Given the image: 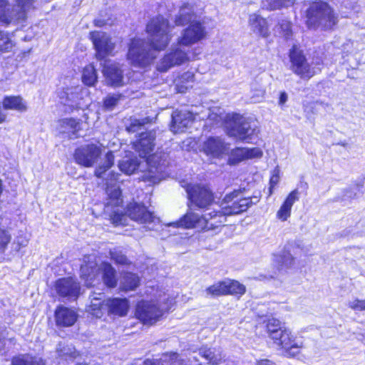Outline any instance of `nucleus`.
<instances>
[{
  "instance_id": "1",
  "label": "nucleus",
  "mask_w": 365,
  "mask_h": 365,
  "mask_svg": "<svg viewBox=\"0 0 365 365\" xmlns=\"http://www.w3.org/2000/svg\"><path fill=\"white\" fill-rule=\"evenodd\" d=\"M114 155L112 152H108L106 155V161L103 165H99L95 170V175L98 178H103L107 185L106 192L108 196L105 204L104 212L109 216L110 220L115 226L126 225L128 216L133 220L142 224H150L159 222L147 208L136 202L130 203L123 213L122 208L123 200L119 187L116 185L119 174L113 171L107 172L113 165Z\"/></svg>"
},
{
  "instance_id": "2",
  "label": "nucleus",
  "mask_w": 365,
  "mask_h": 365,
  "mask_svg": "<svg viewBox=\"0 0 365 365\" xmlns=\"http://www.w3.org/2000/svg\"><path fill=\"white\" fill-rule=\"evenodd\" d=\"M171 29L168 21L163 16L152 19L146 27L150 43L140 38L131 41L128 53L131 63L140 67L150 64L156 57L155 51L164 50L170 43Z\"/></svg>"
},
{
  "instance_id": "3",
  "label": "nucleus",
  "mask_w": 365,
  "mask_h": 365,
  "mask_svg": "<svg viewBox=\"0 0 365 365\" xmlns=\"http://www.w3.org/2000/svg\"><path fill=\"white\" fill-rule=\"evenodd\" d=\"M84 262L81 266V272L86 287H92L95 280L98 282L101 279L108 287L113 288L117 285L115 270L110 264L104 262L98 265L93 256L86 257Z\"/></svg>"
},
{
  "instance_id": "4",
  "label": "nucleus",
  "mask_w": 365,
  "mask_h": 365,
  "mask_svg": "<svg viewBox=\"0 0 365 365\" xmlns=\"http://www.w3.org/2000/svg\"><path fill=\"white\" fill-rule=\"evenodd\" d=\"M34 9V0H15L13 5L0 0V21L6 26L18 25L24 22Z\"/></svg>"
},
{
  "instance_id": "5",
  "label": "nucleus",
  "mask_w": 365,
  "mask_h": 365,
  "mask_svg": "<svg viewBox=\"0 0 365 365\" xmlns=\"http://www.w3.org/2000/svg\"><path fill=\"white\" fill-rule=\"evenodd\" d=\"M172 302L165 293L160 294L155 301H141L137 305L135 316L143 324H153L170 308Z\"/></svg>"
},
{
  "instance_id": "6",
  "label": "nucleus",
  "mask_w": 365,
  "mask_h": 365,
  "mask_svg": "<svg viewBox=\"0 0 365 365\" xmlns=\"http://www.w3.org/2000/svg\"><path fill=\"white\" fill-rule=\"evenodd\" d=\"M336 24L331 8L325 2H312L307 10V24L309 28L330 29Z\"/></svg>"
},
{
  "instance_id": "7",
  "label": "nucleus",
  "mask_w": 365,
  "mask_h": 365,
  "mask_svg": "<svg viewBox=\"0 0 365 365\" xmlns=\"http://www.w3.org/2000/svg\"><path fill=\"white\" fill-rule=\"evenodd\" d=\"M227 121V135L240 140H249L257 132L255 121L250 120L240 114H227L225 118Z\"/></svg>"
},
{
  "instance_id": "8",
  "label": "nucleus",
  "mask_w": 365,
  "mask_h": 365,
  "mask_svg": "<svg viewBox=\"0 0 365 365\" xmlns=\"http://www.w3.org/2000/svg\"><path fill=\"white\" fill-rule=\"evenodd\" d=\"M259 197H242L241 190H235L227 194L221 202L220 207L224 215L230 216L240 215L259 202Z\"/></svg>"
},
{
  "instance_id": "9",
  "label": "nucleus",
  "mask_w": 365,
  "mask_h": 365,
  "mask_svg": "<svg viewBox=\"0 0 365 365\" xmlns=\"http://www.w3.org/2000/svg\"><path fill=\"white\" fill-rule=\"evenodd\" d=\"M206 36L205 27L200 21L192 22L180 32L177 38L178 46L190 47L205 39Z\"/></svg>"
},
{
  "instance_id": "10",
  "label": "nucleus",
  "mask_w": 365,
  "mask_h": 365,
  "mask_svg": "<svg viewBox=\"0 0 365 365\" xmlns=\"http://www.w3.org/2000/svg\"><path fill=\"white\" fill-rule=\"evenodd\" d=\"M89 35L96 50V58L98 60L101 61L107 56L113 55L115 45L109 35L100 31H91Z\"/></svg>"
},
{
  "instance_id": "11",
  "label": "nucleus",
  "mask_w": 365,
  "mask_h": 365,
  "mask_svg": "<svg viewBox=\"0 0 365 365\" xmlns=\"http://www.w3.org/2000/svg\"><path fill=\"white\" fill-rule=\"evenodd\" d=\"M182 46H172L170 52L166 54L158 63L157 68L161 72H166L175 66L182 65L190 61L188 51L182 48Z\"/></svg>"
},
{
  "instance_id": "12",
  "label": "nucleus",
  "mask_w": 365,
  "mask_h": 365,
  "mask_svg": "<svg viewBox=\"0 0 365 365\" xmlns=\"http://www.w3.org/2000/svg\"><path fill=\"white\" fill-rule=\"evenodd\" d=\"M185 190L189 200L199 208H205L213 202L212 192L205 186L187 185Z\"/></svg>"
},
{
  "instance_id": "13",
  "label": "nucleus",
  "mask_w": 365,
  "mask_h": 365,
  "mask_svg": "<svg viewBox=\"0 0 365 365\" xmlns=\"http://www.w3.org/2000/svg\"><path fill=\"white\" fill-rule=\"evenodd\" d=\"M102 73L107 85L113 87H120L125 84L123 71L121 66L110 60H105L103 63Z\"/></svg>"
},
{
  "instance_id": "14",
  "label": "nucleus",
  "mask_w": 365,
  "mask_h": 365,
  "mask_svg": "<svg viewBox=\"0 0 365 365\" xmlns=\"http://www.w3.org/2000/svg\"><path fill=\"white\" fill-rule=\"evenodd\" d=\"M101 155V149L96 145L90 144L81 146L75 151L76 163L84 167L93 166Z\"/></svg>"
},
{
  "instance_id": "15",
  "label": "nucleus",
  "mask_w": 365,
  "mask_h": 365,
  "mask_svg": "<svg viewBox=\"0 0 365 365\" xmlns=\"http://www.w3.org/2000/svg\"><path fill=\"white\" fill-rule=\"evenodd\" d=\"M155 139V133L154 131L142 132L139 135V139L133 143V148L140 158H146L153 150Z\"/></svg>"
},
{
  "instance_id": "16",
  "label": "nucleus",
  "mask_w": 365,
  "mask_h": 365,
  "mask_svg": "<svg viewBox=\"0 0 365 365\" xmlns=\"http://www.w3.org/2000/svg\"><path fill=\"white\" fill-rule=\"evenodd\" d=\"M56 292L61 297L76 299L80 293V285L71 277L59 279L56 282Z\"/></svg>"
},
{
  "instance_id": "17",
  "label": "nucleus",
  "mask_w": 365,
  "mask_h": 365,
  "mask_svg": "<svg viewBox=\"0 0 365 365\" xmlns=\"http://www.w3.org/2000/svg\"><path fill=\"white\" fill-rule=\"evenodd\" d=\"M202 150L207 155L219 158L228 153L229 147L220 138L210 137L204 142Z\"/></svg>"
},
{
  "instance_id": "18",
  "label": "nucleus",
  "mask_w": 365,
  "mask_h": 365,
  "mask_svg": "<svg viewBox=\"0 0 365 365\" xmlns=\"http://www.w3.org/2000/svg\"><path fill=\"white\" fill-rule=\"evenodd\" d=\"M284 350V355L288 357H294L300 354L303 343L296 340L289 329H286L278 344Z\"/></svg>"
},
{
  "instance_id": "19",
  "label": "nucleus",
  "mask_w": 365,
  "mask_h": 365,
  "mask_svg": "<svg viewBox=\"0 0 365 365\" xmlns=\"http://www.w3.org/2000/svg\"><path fill=\"white\" fill-rule=\"evenodd\" d=\"M192 113L186 110H175L172 114L170 130L174 133L183 132L192 124Z\"/></svg>"
},
{
  "instance_id": "20",
  "label": "nucleus",
  "mask_w": 365,
  "mask_h": 365,
  "mask_svg": "<svg viewBox=\"0 0 365 365\" xmlns=\"http://www.w3.org/2000/svg\"><path fill=\"white\" fill-rule=\"evenodd\" d=\"M203 223H205L203 215L200 216L195 212H187L180 220L171 223L170 225L176 227H181L202 230Z\"/></svg>"
},
{
  "instance_id": "21",
  "label": "nucleus",
  "mask_w": 365,
  "mask_h": 365,
  "mask_svg": "<svg viewBox=\"0 0 365 365\" xmlns=\"http://www.w3.org/2000/svg\"><path fill=\"white\" fill-rule=\"evenodd\" d=\"M77 318L75 311L65 307H58L55 312L56 322L59 327H71L75 324Z\"/></svg>"
},
{
  "instance_id": "22",
  "label": "nucleus",
  "mask_w": 365,
  "mask_h": 365,
  "mask_svg": "<svg viewBox=\"0 0 365 365\" xmlns=\"http://www.w3.org/2000/svg\"><path fill=\"white\" fill-rule=\"evenodd\" d=\"M105 306L108 314L118 317L125 316L129 309L128 301L125 298L108 299Z\"/></svg>"
},
{
  "instance_id": "23",
  "label": "nucleus",
  "mask_w": 365,
  "mask_h": 365,
  "mask_svg": "<svg viewBox=\"0 0 365 365\" xmlns=\"http://www.w3.org/2000/svg\"><path fill=\"white\" fill-rule=\"evenodd\" d=\"M226 216L222 212L213 210L203 215V230H213L222 227L226 221Z\"/></svg>"
},
{
  "instance_id": "24",
  "label": "nucleus",
  "mask_w": 365,
  "mask_h": 365,
  "mask_svg": "<svg viewBox=\"0 0 365 365\" xmlns=\"http://www.w3.org/2000/svg\"><path fill=\"white\" fill-rule=\"evenodd\" d=\"M250 29L253 33L262 37H267L269 34L267 20L257 14H252L248 21Z\"/></svg>"
},
{
  "instance_id": "25",
  "label": "nucleus",
  "mask_w": 365,
  "mask_h": 365,
  "mask_svg": "<svg viewBox=\"0 0 365 365\" xmlns=\"http://www.w3.org/2000/svg\"><path fill=\"white\" fill-rule=\"evenodd\" d=\"M91 303L87 307L86 311L96 318H101L106 311L104 295L102 293L93 294L90 296Z\"/></svg>"
},
{
  "instance_id": "26",
  "label": "nucleus",
  "mask_w": 365,
  "mask_h": 365,
  "mask_svg": "<svg viewBox=\"0 0 365 365\" xmlns=\"http://www.w3.org/2000/svg\"><path fill=\"white\" fill-rule=\"evenodd\" d=\"M298 200L299 191L295 189L289 194L281 205L277 212V217L281 221H286L291 215V210L294 203Z\"/></svg>"
},
{
  "instance_id": "27",
  "label": "nucleus",
  "mask_w": 365,
  "mask_h": 365,
  "mask_svg": "<svg viewBox=\"0 0 365 365\" xmlns=\"http://www.w3.org/2000/svg\"><path fill=\"white\" fill-rule=\"evenodd\" d=\"M195 14L192 7L190 4L182 6L179 14L175 16V23L176 26H183L187 24L195 22Z\"/></svg>"
},
{
  "instance_id": "28",
  "label": "nucleus",
  "mask_w": 365,
  "mask_h": 365,
  "mask_svg": "<svg viewBox=\"0 0 365 365\" xmlns=\"http://www.w3.org/2000/svg\"><path fill=\"white\" fill-rule=\"evenodd\" d=\"M199 352L202 357L213 365L222 363L225 357L222 351L216 348H202Z\"/></svg>"
},
{
  "instance_id": "29",
  "label": "nucleus",
  "mask_w": 365,
  "mask_h": 365,
  "mask_svg": "<svg viewBox=\"0 0 365 365\" xmlns=\"http://www.w3.org/2000/svg\"><path fill=\"white\" fill-rule=\"evenodd\" d=\"M143 365H184L183 361L178 359L177 353H170L165 354L160 359L155 361L147 359L143 362Z\"/></svg>"
},
{
  "instance_id": "30",
  "label": "nucleus",
  "mask_w": 365,
  "mask_h": 365,
  "mask_svg": "<svg viewBox=\"0 0 365 365\" xmlns=\"http://www.w3.org/2000/svg\"><path fill=\"white\" fill-rule=\"evenodd\" d=\"M3 107L6 110H14L19 112H24L27 107L23 98L18 96H6L4 98Z\"/></svg>"
},
{
  "instance_id": "31",
  "label": "nucleus",
  "mask_w": 365,
  "mask_h": 365,
  "mask_svg": "<svg viewBox=\"0 0 365 365\" xmlns=\"http://www.w3.org/2000/svg\"><path fill=\"white\" fill-rule=\"evenodd\" d=\"M12 365H45L43 360L38 356L29 354H18L11 359Z\"/></svg>"
},
{
  "instance_id": "32",
  "label": "nucleus",
  "mask_w": 365,
  "mask_h": 365,
  "mask_svg": "<svg viewBox=\"0 0 365 365\" xmlns=\"http://www.w3.org/2000/svg\"><path fill=\"white\" fill-rule=\"evenodd\" d=\"M157 156L151 155L146 160L147 164L149 165V170L145 175V179L150 182L156 183L160 180V174L162 172V167L158 164V165H152L151 163L155 160Z\"/></svg>"
},
{
  "instance_id": "33",
  "label": "nucleus",
  "mask_w": 365,
  "mask_h": 365,
  "mask_svg": "<svg viewBox=\"0 0 365 365\" xmlns=\"http://www.w3.org/2000/svg\"><path fill=\"white\" fill-rule=\"evenodd\" d=\"M140 284V277L133 273L126 272L123 274L120 282V288L123 291L135 289Z\"/></svg>"
},
{
  "instance_id": "34",
  "label": "nucleus",
  "mask_w": 365,
  "mask_h": 365,
  "mask_svg": "<svg viewBox=\"0 0 365 365\" xmlns=\"http://www.w3.org/2000/svg\"><path fill=\"white\" fill-rule=\"evenodd\" d=\"M289 57L291 63L290 68L294 73L307 60L302 51L297 46H293L290 49Z\"/></svg>"
},
{
  "instance_id": "35",
  "label": "nucleus",
  "mask_w": 365,
  "mask_h": 365,
  "mask_svg": "<svg viewBox=\"0 0 365 365\" xmlns=\"http://www.w3.org/2000/svg\"><path fill=\"white\" fill-rule=\"evenodd\" d=\"M61 132L69 135H76L81 130V123L74 118H64L59 120Z\"/></svg>"
},
{
  "instance_id": "36",
  "label": "nucleus",
  "mask_w": 365,
  "mask_h": 365,
  "mask_svg": "<svg viewBox=\"0 0 365 365\" xmlns=\"http://www.w3.org/2000/svg\"><path fill=\"white\" fill-rule=\"evenodd\" d=\"M82 81L88 86H93L98 81V75L95 66L91 63L85 66L82 73Z\"/></svg>"
},
{
  "instance_id": "37",
  "label": "nucleus",
  "mask_w": 365,
  "mask_h": 365,
  "mask_svg": "<svg viewBox=\"0 0 365 365\" xmlns=\"http://www.w3.org/2000/svg\"><path fill=\"white\" fill-rule=\"evenodd\" d=\"M56 353L59 357L66 361L75 359L78 356V353L72 345H67L63 342L58 344Z\"/></svg>"
},
{
  "instance_id": "38",
  "label": "nucleus",
  "mask_w": 365,
  "mask_h": 365,
  "mask_svg": "<svg viewBox=\"0 0 365 365\" xmlns=\"http://www.w3.org/2000/svg\"><path fill=\"white\" fill-rule=\"evenodd\" d=\"M194 74L192 72L184 73L177 81L176 89L179 93H185L188 88L192 87Z\"/></svg>"
},
{
  "instance_id": "39",
  "label": "nucleus",
  "mask_w": 365,
  "mask_h": 365,
  "mask_svg": "<svg viewBox=\"0 0 365 365\" xmlns=\"http://www.w3.org/2000/svg\"><path fill=\"white\" fill-rule=\"evenodd\" d=\"M227 281V295H233L238 297H242L246 292V287L240 282L226 279Z\"/></svg>"
},
{
  "instance_id": "40",
  "label": "nucleus",
  "mask_w": 365,
  "mask_h": 365,
  "mask_svg": "<svg viewBox=\"0 0 365 365\" xmlns=\"http://www.w3.org/2000/svg\"><path fill=\"white\" fill-rule=\"evenodd\" d=\"M140 161L135 157L134 158H125L122 160L118 165L120 171L127 175L133 173L139 167Z\"/></svg>"
},
{
  "instance_id": "41",
  "label": "nucleus",
  "mask_w": 365,
  "mask_h": 365,
  "mask_svg": "<svg viewBox=\"0 0 365 365\" xmlns=\"http://www.w3.org/2000/svg\"><path fill=\"white\" fill-rule=\"evenodd\" d=\"M72 95H69L66 101H63V104L71 108H78L81 106V95L83 90L78 87L71 88Z\"/></svg>"
},
{
  "instance_id": "42",
  "label": "nucleus",
  "mask_w": 365,
  "mask_h": 365,
  "mask_svg": "<svg viewBox=\"0 0 365 365\" xmlns=\"http://www.w3.org/2000/svg\"><path fill=\"white\" fill-rule=\"evenodd\" d=\"M205 292L207 295H210L212 297L227 295V289L226 279L217 282L214 284L208 287L206 289Z\"/></svg>"
},
{
  "instance_id": "43",
  "label": "nucleus",
  "mask_w": 365,
  "mask_h": 365,
  "mask_svg": "<svg viewBox=\"0 0 365 365\" xmlns=\"http://www.w3.org/2000/svg\"><path fill=\"white\" fill-rule=\"evenodd\" d=\"M316 73L317 71L315 68L306 60L301 66H299L294 73L302 79H309L314 76Z\"/></svg>"
},
{
  "instance_id": "44",
  "label": "nucleus",
  "mask_w": 365,
  "mask_h": 365,
  "mask_svg": "<svg viewBox=\"0 0 365 365\" xmlns=\"http://www.w3.org/2000/svg\"><path fill=\"white\" fill-rule=\"evenodd\" d=\"M274 261L278 263L279 269H282L290 267L294 264V259L289 252L284 250L280 255L275 256Z\"/></svg>"
},
{
  "instance_id": "45",
  "label": "nucleus",
  "mask_w": 365,
  "mask_h": 365,
  "mask_svg": "<svg viewBox=\"0 0 365 365\" xmlns=\"http://www.w3.org/2000/svg\"><path fill=\"white\" fill-rule=\"evenodd\" d=\"M294 4V0H266L262 2L264 8L274 10L282 7H288Z\"/></svg>"
},
{
  "instance_id": "46",
  "label": "nucleus",
  "mask_w": 365,
  "mask_h": 365,
  "mask_svg": "<svg viewBox=\"0 0 365 365\" xmlns=\"http://www.w3.org/2000/svg\"><path fill=\"white\" fill-rule=\"evenodd\" d=\"M14 46V43L8 32L0 31V51L9 52Z\"/></svg>"
},
{
  "instance_id": "47",
  "label": "nucleus",
  "mask_w": 365,
  "mask_h": 365,
  "mask_svg": "<svg viewBox=\"0 0 365 365\" xmlns=\"http://www.w3.org/2000/svg\"><path fill=\"white\" fill-rule=\"evenodd\" d=\"M247 148H237L232 150L230 156L229 158V163L230 164H237L245 159L247 157Z\"/></svg>"
},
{
  "instance_id": "48",
  "label": "nucleus",
  "mask_w": 365,
  "mask_h": 365,
  "mask_svg": "<svg viewBox=\"0 0 365 365\" xmlns=\"http://www.w3.org/2000/svg\"><path fill=\"white\" fill-rule=\"evenodd\" d=\"M120 95L113 94L106 96L103 101V105L106 109L111 110L118 103Z\"/></svg>"
},
{
  "instance_id": "49",
  "label": "nucleus",
  "mask_w": 365,
  "mask_h": 365,
  "mask_svg": "<svg viewBox=\"0 0 365 365\" xmlns=\"http://www.w3.org/2000/svg\"><path fill=\"white\" fill-rule=\"evenodd\" d=\"M110 258L117 264H125L128 263V259L122 252L118 249H113L110 251Z\"/></svg>"
},
{
  "instance_id": "50",
  "label": "nucleus",
  "mask_w": 365,
  "mask_h": 365,
  "mask_svg": "<svg viewBox=\"0 0 365 365\" xmlns=\"http://www.w3.org/2000/svg\"><path fill=\"white\" fill-rule=\"evenodd\" d=\"M279 33L287 39L292 36L291 23L287 20H282L279 23Z\"/></svg>"
},
{
  "instance_id": "51",
  "label": "nucleus",
  "mask_w": 365,
  "mask_h": 365,
  "mask_svg": "<svg viewBox=\"0 0 365 365\" xmlns=\"http://www.w3.org/2000/svg\"><path fill=\"white\" fill-rule=\"evenodd\" d=\"M145 125V120L132 119L130 123L127 126L126 130L129 133H135L143 129Z\"/></svg>"
},
{
  "instance_id": "52",
  "label": "nucleus",
  "mask_w": 365,
  "mask_h": 365,
  "mask_svg": "<svg viewBox=\"0 0 365 365\" xmlns=\"http://www.w3.org/2000/svg\"><path fill=\"white\" fill-rule=\"evenodd\" d=\"M251 100L253 103L260 102L264 96V90L261 87L256 86L252 90Z\"/></svg>"
},
{
  "instance_id": "53",
  "label": "nucleus",
  "mask_w": 365,
  "mask_h": 365,
  "mask_svg": "<svg viewBox=\"0 0 365 365\" xmlns=\"http://www.w3.org/2000/svg\"><path fill=\"white\" fill-rule=\"evenodd\" d=\"M347 305L354 311H365V299L356 298L349 301Z\"/></svg>"
},
{
  "instance_id": "54",
  "label": "nucleus",
  "mask_w": 365,
  "mask_h": 365,
  "mask_svg": "<svg viewBox=\"0 0 365 365\" xmlns=\"http://www.w3.org/2000/svg\"><path fill=\"white\" fill-rule=\"evenodd\" d=\"M11 240V235L5 230H0V251L4 250Z\"/></svg>"
},
{
  "instance_id": "55",
  "label": "nucleus",
  "mask_w": 365,
  "mask_h": 365,
  "mask_svg": "<svg viewBox=\"0 0 365 365\" xmlns=\"http://www.w3.org/2000/svg\"><path fill=\"white\" fill-rule=\"evenodd\" d=\"M267 328V331L269 334L271 332L278 331L282 327H281V323L278 319H272L268 321Z\"/></svg>"
},
{
  "instance_id": "56",
  "label": "nucleus",
  "mask_w": 365,
  "mask_h": 365,
  "mask_svg": "<svg viewBox=\"0 0 365 365\" xmlns=\"http://www.w3.org/2000/svg\"><path fill=\"white\" fill-rule=\"evenodd\" d=\"M247 157L249 158H260L262 155V150L258 148H253L251 149L247 148Z\"/></svg>"
},
{
  "instance_id": "57",
  "label": "nucleus",
  "mask_w": 365,
  "mask_h": 365,
  "mask_svg": "<svg viewBox=\"0 0 365 365\" xmlns=\"http://www.w3.org/2000/svg\"><path fill=\"white\" fill-rule=\"evenodd\" d=\"M287 329H282L281 328L278 331H273L269 334L270 338L274 340V343L276 344H278V341H279L282 337V334L285 332V330Z\"/></svg>"
},
{
  "instance_id": "58",
  "label": "nucleus",
  "mask_w": 365,
  "mask_h": 365,
  "mask_svg": "<svg viewBox=\"0 0 365 365\" xmlns=\"http://www.w3.org/2000/svg\"><path fill=\"white\" fill-rule=\"evenodd\" d=\"M274 172L276 173L272 175V176L270 178V181H269V183H270L269 195H272V189L274 187V186H276L277 185V183L279 182V176L278 175L279 171L274 170Z\"/></svg>"
},
{
  "instance_id": "59",
  "label": "nucleus",
  "mask_w": 365,
  "mask_h": 365,
  "mask_svg": "<svg viewBox=\"0 0 365 365\" xmlns=\"http://www.w3.org/2000/svg\"><path fill=\"white\" fill-rule=\"evenodd\" d=\"M73 93L71 91V88H66L58 92V96L61 99V103L63 104V101H66L69 95H72Z\"/></svg>"
},
{
  "instance_id": "60",
  "label": "nucleus",
  "mask_w": 365,
  "mask_h": 365,
  "mask_svg": "<svg viewBox=\"0 0 365 365\" xmlns=\"http://www.w3.org/2000/svg\"><path fill=\"white\" fill-rule=\"evenodd\" d=\"M27 242L28 240L24 235L18 236L14 241V243L17 244L19 248H20L21 247L26 246L27 245Z\"/></svg>"
},
{
  "instance_id": "61",
  "label": "nucleus",
  "mask_w": 365,
  "mask_h": 365,
  "mask_svg": "<svg viewBox=\"0 0 365 365\" xmlns=\"http://www.w3.org/2000/svg\"><path fill=\"white\" fill-rule=\"evenodd\" d=\"M288 99L287 95L285 92H282L280 93L279 104L282 106L284 105Z\"/></svg>"
},
{
  "instance_id": "62",
  "label": "nucleus",
  "mask_w": 365,
  "mask_h": 365,
  "mask_svg": "<svg viewBox=\"0 0 365 365\" xmlns=\"http://www.w3.org/2000/svg\"><path fill=\"white\" fill-rule=\"evenodd\" d=\"M257 365H275V364L273 361H272L269 359H262V360L257 361Z\"/></svg>"
},
{
  "instance_id": "63",
  "label": "nucleus",
  "mask_w": 365,
  "mask_h": 365,
  "mask_svg": "<svg viewBox=\"0 0 365 365\" xmlns=\"http://www.w3.org/2000/svg\"><path fill=\"white\" fill-rule=\"evenodd\" d=\"M5 346L4 339L0 336V351H1Z\"/></svg>"
},
{
  "instance_id": "64",
  "label": "nucleus",
  "mask_w": 365,
  "mask_h": 365,
  "mask_svg": "<svg viewBox=\"0 0 365 365\" xmlns=\"http://www.w3.org/2000/svg\"><path fill=\"white\" fill-rule=\"evenodd\" d=\"M5 118H6V116L4 114H3L1 113V111L0 110V123L4 122L5 120Z\"/></svg>"
}]
</instances>
